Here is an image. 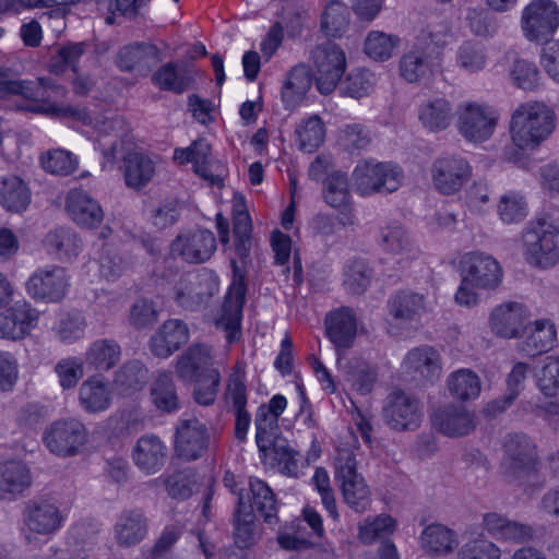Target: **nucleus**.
Listing matches in <instances>:
<instances>
[{
	"instance_id": "obj_53",
	"label": "nucleus",
	"mask_w": 559,
	"mask_h": 559,
	"mask_svg": "<svg viewBox=\"0 0 559 559\" xmlns=\"http://www.w3.org/2000/svg\"><path fill=\"white\" fill-rule=\"evenodd\" d=\"M46 245L60 260H71L79 255L82 241L71 228H57L46 236Z\"/></svg>"
},
{
	"instance_id": "obj_13",
	"label": "nucleus",
	"mask_w": 559,
	"mask_h": 559,
	"mask_svg": "<svg viewBox=\"0 0 559 559\" xmlns=\"http://www.w3.org/2000/svg\"><path fill=\"white\" fill-rule=\"evenodd\" d=\"M382 413L384 423L396 431L415 430L423 419L419 400L401 390L386 396Z\"/></svg>"
},
{
	"instance_id": "obj_6",
	"label": "nucleus",
	"mask_w": 559,
	"mask_h": 559,
	"mask_svg": "<svg viewBox=\"0 0 559 559\" xmlns=\"http://www.w3.org/2000/svg\"><path fill=\"white\" fill-rule=\"evenodd\" d=\"M218 292L217 277L205 270L182 274L173 287V299L187 310L205 308Z\"/></svg>"
},
{
	"instance_id": "obj_61",
	"label": "nucleus",
	"mask_w": 559,
	"mask_h": 559,
	"mask_svg": "<svg viewBox=\"0 0 559 559\" xmlns=\"http://www.w3.org/2000/svg\"><path fill=\"white\" fill-rule=\"evenodd\" d=\"M182 153L190 154V163L193 164L195 174L209 180L212 186H218L222 182V178L218 175H213L209 170L211 145L206 140H195L189 147L185 148Z\"/></svg>"
},
{
	"instance_id": "obj_64",
	"label": "nucleus",
	"mask_w": 559,
	"mask_h": 559,
	"mask_svg": "<svg viewBox=\"0 0 559 559\" xmlns=\"http://www.w3.org/2000/svg\"><path fill=\"white\" fill-rule=\"evenodd\" d=\"M537 386L546 396H554L559 390V359L548 356L535 370Z\"/></svg>"
},
{
	"instance_id": "obj_11",
	"label": "nucleus",
	"mask_w": 559,
	"mask_h": 559,
	"mask_svg": "<svg viewBox=\"0 0 559 559\" xmlns=\"http://www.w3.org/2000/svg\"><path fill=\"white\" fill-rule=\"evenodd\" d=\"M87 441L85 425L74 418L58 419L44 431L43 442L53 454L61 457L76 455Z\"/></svg>"
},
{
	"instance_id": "obj_29",
	"label": "nucleus",
	"mask_w": 559,
	"mask_h": 559,
	"mask_svg": "<svg viewBox=\"0 0 559 559\" xmlns=\"http://www.w3.org/2000/svg\"><path fill=\"white\" fill-rule=\"evenodd\" d=\"M167 459V447L159 437L146 433L140 437L132 450L135 466L146 474L157 473Z\"/></svg>"
},
{
	"instance_id": "obj_20",
	"label": "nucleus",
	"mask_w": 559,
	"mask_h": 559,
	"mask_svg": "<svg viewBox=\"0 0 559 559\" xmlns=\"http://www.w3.org/2000/svg\"><path fill=\"white\" fill-rule=\"evenodd\" d=\"M209 441L207 427L197 418L183 419L177 427L176 451L187 461L201 457L209 447Z\"/></svg>"
},
{
	"instance_id": "obj_30",
	"label": "nucleus",
	"mask_w": 559,
	"mask_h": 559,
	"mask_svg": "<svg viewBox=\"0 0 559 559\" xmlns=\"http://www.w3.org/2000/svg\"><path fill=\"white\" fill-rule=\"evenodd\" d=\"M403 368L415 378L430 382L441 374V360L438 352L429 345H421L411 349L404 360Z\"/></svg>"
},
{
	"instance_id": "obj_50",
	"label": "nucleus",
	"mask_w": 559,
	"mask_h": 559,
	"mask_svg": "<svg viewBox=\"0 0 559 559\" xmlns=\"http://www.w3.org/2000/svg\"><path fill=\"white\" fill-rule=\"evenodd\" d=\"M121 355L118 343L114 340H97L91 344L85 360L88 365L100 371H108L115 367Z\"/></svg>"
},
{
	"instance_id": "obj_46",
	"label": "nucleus",
	"mask_w": 559,
	"mask_h": 559,
	"mask_svg": "<svg viewBox=\"0 0 559 559\" xmlns=\"http://www.w3.org/2000/svg\"><path fill=\"white\" fill-rule=\"evenodd\" d=\"M86 41L73 43L69 41L56 48L50 57L49 70L55 74H62L67 70H72L75 74L79 71L80 59L90 48Z\"/></svg>"
},
{
	"instance_id": "obj_16",
	"label": "nucleus",
	"mask_w": 559,
	"mask_h": 559,
	"mask_svg": "<svg viewBox=\"0 0 559 559\" xmlns=\"http://www.w3.org/2000/svg\"><path fill=\"white\" fill-rule=\"evenodd\" d=\"M170 249L187 263L201 264L216 251V238L211 230L204 228L186 230L173 240Z\"/></svg>"
},
{
	"instance_id": "obj_59",
	"label": "nucleus",
	"mask_w": 559,
	"mask_h": 559,
	"mask_svg": "<svg viewBox=\"0 0 559 559\" xmlns=\"http://www.w3.org/2000/svg\"><path fill=\"white\" fill-rule=\"evenodd\" d=\"M86 319L80 311H70L60 316L53 326L57 337L66 344H72L84 336Z\"/></svg>"
},
{
	"instance_id": "obj_58",
	"label": "nucleus",
	"mask_w": 559,
	"mask_h": 559,
	"mask_svg": "<svg viewBox=\"0 0 559 559\" xmlns=\"http://www.w3.org/2000/svg\"><path fill=\"white\" fill-rule=\"evenodd\" d=\"M324 201L334 209L349 204L350 193L346 174L334 171L323 182Z\"/></svg>"
},
{
	"instance_id": "obj_34",
	"label": "nucleus",
	"mask_w": 559,
	"mask_h": 559,
	"mask_svg": "<svg viewBox=\"0 0 559 559\" xmlns=\"http://www.w3.org/2000/svg\"><path fill=\"white\" fill-rule=\"evenodd\" d=\"M380 246L390 254L399 255L400 262L415 259L419 250L408 231L399 223H391L380 229Z\"/></svg>"
},
{
	"instance_id": "obj_4",
	"label": "nucleus",
	"mask_w": 559,
	"mask_h": 559,
	"mask_svg": "<svg viewBox=\"0 0 559 559\" xmlns=\"http://www.w3.org/2000/svg\"><path fill=\"white\" fill-rule=\"evenodd\" d=\"M504 473L509 481L521 486L533 485L537 478L539 462L536 447L522 433L507 437L504 442Z\"/></svg>"
},
{
	"instance_id": "obj_31",
	"label": "nucleus",
	"mask_w": 559,
	"mask_h": 559,
	"mask_svg": "<svg viewBox=\"0 0 559 559\" xmlns=\"http://www.w3.org/2000/svg\"><path fill=\"white\" fill-rule=\"evenodd\" d=\"M148 531V520L141 510H126L119 515L115 526V539L120 547L140 544Z\"/></svg>"
},
{
	"instance_id": "obj_17",
	"label": "nucleus",
	"mask_w": 559,
	"mask_h": 559,
	"mask_svg": "<svg viewBox=\"0 0 559 559\" xmlns=\"http://www.w3.org/2000/svg\"><path fill=\"white\" fill-rule=\"evenodd\" d=\"M430 420L436 430L450 438L464 437L476 427L475 415L465 405L455 403L435 408Z\"/></svg>"
},
{
	"instance_id": "obj_54",
	"label": "nucleus",
	"mask_w": 559,
	"mask_h": 559,
	"mask_svg": "<svg viewBox=\"0 0 559 559\" xmlns=\"http://www.w3.org/2000/svg\"><path fill=\"white\" fill-rule=\"evenodd\" d=\"M509 76L514 86L526 92L536 91L542 86V73L535 62L515 59L509 68Z\"/></svg>"
},
{
	"instance_id": "obj_62",
	"label": "nucleus",
	"mask_w": 559,
	"mask_h": 559,
	"mask_svg": "<svg viewBox=\"0 0 559 559\" xmlns=\"http://www.w3.org/2000/svg\"><path fill=\"white\" fill-rule=\"evenodd\" d=\"M58 383L63 391L74 389L84 376V362L81 358L70 356L58 360L53 367Z\"/></svg>"
},
{
	"instance_id": "obj_55",
	"label": "nucleus",
	"mask_w": 559,
	"mask_h": 559,
	"mask_svg": "<svg viewBox=\"0 0 559 559\" xmlns=\"http://www.w3.org/2000/svg\"><path fill=\"white\" fill-rule=\"evenodd\" d=\"M447 384L450 394L461 401L475 399L480 392L478 376L468 369L452 372L447 380Z\"/></svg>"
},
{
	"instance_id": "obj_40",
	"label": "nucleus",
	"mask_w": 559,
	"mask_h": 559,
	"mask_svg": "<svg viewBox=\"0 0 559 559\" xmlns=\"http://www.w3.org/2000/svg\"><path fill=\"white\" fill-rule=\"evenodd\" d=\"M374 271L367 259L352 257L343 266V286L355 296L362 295L371 284Z\"/></svg>"
},
{
	"instance_id": "obj_52",
	"label": "nucleus",
	"mask_w": 559,
	"mask_h": 559,
	"mask_svg": "<svg viewBox=\"0 0 559 559\" xmlns=\"http://www.w3.org/2000/svg\"><path fill=\"white\" fill-rule=\"evenodd\" d=\"M260 453L270 459L273 465H276L280 472L287 476H296L298 463L295 457L296 452L289 447L288 441L283 437L271 440L270 448Z\"/></svg>"
},
{
	"instance_id": "obj_63",
	"label": "nucleus",
	"mask_w": 559,
	"mask_h": 559,
	"mask_svg": "<svg viewBox=\"0 0 559 559\" xmlns=\"http://www.w3.org/2000/svg\"><path fill=\"white\" fill-rule=\"evenodd\" d=\"M399 41L400 39L396 36L380 31H372L365 39L364 51L374 60L384 61L391 58Z\"/></svg>"
},
{
	"instance_id": "obj_21",
	"label": "nucleus",
	"mask_w": 559,
	"mask_h": 559,
	"mask_svg": "<svg viewBox=\"0 0 559 559\" xmlns=\"http://www.w3.org/2000/svg\"><path fill=\"white\" fill-rule=\"evenodd\" d=\"M160 61L159 49L151 43H132L121 47L116 56V64L123 72L147 75Z\"/></svg>"
},
{
	"instance_id": "obj_37",
	"label": "nucleus",
	"mask_w": 559,
	"mask_h": 559,
	"mask_svg": "<svg viewBox=\"0 0 559 559\" xmlns=\"http://www.w3.org/2000/svg\"><path fill=\"white\" fill-rule=\"evenodd\" d=\"M453 117L452 105L443 97L428 99L418 108V119L429 132H440L448 129Z\"/></svg>"
},
{
	"instance_id": "obj_32",
	"label": "nucleus",
	"mask_w": 559,
	"mask_h": 559,
	"mask_svg": "<svg viewBox=\"0 0 559 559\" xmlns=\"http://www.w3.org/2000/svg\"><path fill=\"white\" fill-rule=\"evenodd\" d=\"M92 126L98 132V148L108 162H112L116 158L120 138L126 133L124 119L120 116L98 115L94 117Z\"/></svg>"
},
{
	"instance_id": "obj_12",
	"label": "nucleus",
	"mask_w": 559,
	"mask_h": 559,
	"mask_svg": "<svg viewBox=\"0 0 559 559\" xmlns=\"http://www.w3.org/2000/svg\"><path fill=\"white\" fill-rule=\"evenodd\" d=\"M498 118L499 115L492 107L469 102L460 105L456 127L465 140L484 142L492 135Z\"/></svg>"
},
{
	"instance_id": "obj_2",
	"label": "nucleus",
	"mask_w": 559,
	"mask_h": 559,
	"mask_svg": "<svg viewBox=\"0 0 559 559\" xmlns=\"http://www.w3.org/2000/svg\"><path fill=\"white\" fill-rule=\"evenodd\" d=\"M555 129V115L546 105L532 102L521 105L512 115V142L521 150L539 145Z\"/></svg>"
},
{
	"instance_id": "obj_38",
	"label": "nucleus",
	"mask_w": 559,
	"mask_h": 559,
	"mask_svg": "<svg viewBox=\"0 0 559 559\" xmlns=\"http://www.w3.org/2000/svg\"><path fill=\"white\" fill-rule=\"evenodd\" d=\"M453 34L449 21L445 17H435L421 27L416 36L415 45L429 53L441 57L442 49L452 39Z\"/></svg>"
},
{
	"instance_id": "obj_49",
	"label": "nucleus",
	"mask_w": 559,
	"mask_h": 559,
	"mask_svg": "<svg viewBox=\"0 0 559 559\" xmlns=\"http://www.w3.org/2000/svg\"><path fill=\"white\" fill-rule=\"evenodd\" d=\"M254 513L252 508L243 501V496L238 492L237 508L235 512V543L239 548H248L254 544L257 532L254 526Z\"/></svg>"
},
{
	"instance_id": "obj_45",
	"label": "nucleus",
	"mask_w": 559,
	"mask_h": 559,
	"mask_svg": "<svg viewBox=\"0 0 559 559\" xmlns=\"http://www.w3.org/2000/svg\"><path fill=\"white\" fill-rule=\"evenodd\" d=\"M155 168L153 162L142 153H128L123 158V175L126 185L132 189H141L153 178Z\"/></svg>"
},
{
	"instance_id": "obj_51",
	"label": "nucleus",
	"mask_w": 559,
	"mask_h": 559,
	"mask_svg": "<svg viewBox=\"0 0 559 559\" xmlns=\"http://www.w3.org/2000/svg\"><path fill=\"white\" fill-rule=\"evenodd\" d=\"M421 547L428 552L448 554L459 544L456 534L441 524L428 525L420 535Z\"/></svg>"
},
{
	"instance_id": "obj_1",
	"label": "nucleus",
	"mask_w": 559,
	"mask_h": 559,
	"mask_svg": "<svg viewBox=\"0 0 559 559\" xmlns=\"http://www.w3.org/2000/svg\"><path fill=\"white\" fill-rule=\"evenodd\" d=\"M461 264V285L455 294L460 306L474 307L478 302L477 289H496L502 282L503 271L500 263L483 252L465 253Z\"/></svg>"
},
{
	"instance_id": "obj_14",
	"label": "nucleus",
	"mask_w": 559,
	"mask_h": 559,
	"mask_svg": "<svg viewBox=\"0 0 559 559\" xmlns=\"http://www.w3.org/2000/svg\"><path fill=\"white\" fill-rule=\"evenodd\" d=\"M472 167L459 155H442L431 166L433 187L442 194L457 192L469 179Z\"/></svg>"
},
{
	"instance_id": "obj_27",
	"label": "nucleus",
	"mask_w": 559,
	"mask_h": 559,
	"mask_svg": "<svg viewBox=\"0 0 559 559\" xmlns=\"http://www.w3.org/2000/svg\"><path fill=\"white\" fill-rule=\"evenodd\" d=\"M527 319V309L523 304L510 301L497 306L489 319L495 334L504 338L518 337Z\"/></svg>"
},
{
	"instance_id": "obj_56",
	"label": "nucleus",
	"mask_w": 559,
	"mask_h": 559,
	"mask_svg": "<svg viewBox=\"0 0 559 559\" xmlns=\"http://www.w3.org/2000/svg\"><path fill=\"white\" fill-rule=\"evenodd\" d=\"M298 147L311 153L316 151L325 138V129L321 118L317 115L301 121L295 130Z\"/></svg>"
},
{
	"instance_id": "obj_41",
	"label": "nucleus",
	"mask_w": 559,
	"mask_h": 559,
	"mask_svg": "<svg viewBox=\"0 0 559 559\" xmlns=\"http://www.w3.org/2000/svg\"><path fill=\"white\" fill-rule=\"evenodd\" d=\"M31 484V472L23 462L10 461L0 465V497L2 499L22 493Z\"/></svg>"
},
{
	"instance_id": "obj_57",
	"label": "nucleus",
	"mask_w": 559,
	"mask_h": 559,
	"mask_svg": "<svg viewBox=\"0 0 559 559\" xmlns=\"http://www.w3.org/2000/svg\"><path fill=\"white\" fill-rule=\"evenodd\" d=\"M349 11L346 4L340 1L328 3L321 15V29L326 36H341L348 27Z\"/></svg>"
},
{
	"instance_id": "obj_23",
	"label": "nucleus",
	"mask_w": 559,
	"mask_h": 559,
	"mask_svg": "<svg viewBox=\"0 0 559 559\" xmlns=\"http://www.w3.org/2000/svg\"><path fill=\"white\" fill-rule=\"evenodd\" d=\"M287 406L284 395H274L267 404H261L255 413V442L259 451L270 448L271 440L280 437L278 418Z\"/></svg>"
},
{
	"instance_id": "obj_47",
	"label": "nucleus",
	"mask_w": 559,
	"mask_h": 559,
	"mask_svg": "<svg viewBox=\"0 0 559 559\" xmlns=\"http://www.w3.org/2000/svg\"><path fill=\"white\" fill-rule=\"evenodd\" d=\"M312 79L309 69L299 64L294 67L287 74V79L282 88V99L287 109L298 105L306 93L309 91Z\"/></svg>"
},
{
	"instance_id": "obj_25",
	"label": "nucleus",
	"mask_w": 559,
	"mask_h": 559,
	"mask_svg": "<svg viewBox=\"0 0 559 559\" xmlns=\"http://www.w3.org/2000/svg\"><path fill=\"white\" fill-rule=\"evenodd\" d=\"M66 211L83 228H96L104 219V211L95 199L82 189H72L66 198Z\"/></svg>"
},
{
	"instance_id": "obj_44",
	"label": "nucleus",
	"mask_w": 559,
	"mask_h": 559,
	"mask_svg": "<svg viewBox=\"0 0 559 559\" xmlns=\"http://www.w3.org/2000/svg\"><path fill=\"white\" fill-rule=\"evenodd\" d=\"M249 487L252 502L247 503V506L252 508V513L257 511L264 519L265 523L270 525L276 524L278 522L277 506L273 490L265 481L254 477L249 479Z\"/></svg>"
},
{
	"instance_id": "obj_26",
	"label": "nucleus",
	"mask_w": 559,
	"mask_h": 559,
	"mask_svg": "<svg viewBox=\"0 0 559 559\" xmlns=\"http://www.w3.org/2000/svg\"><path fill=\"white\" fill-rule=\"evenodd\" d=\"M188 341V325L182 320L169 319L152 335L150 348L155 356L167 358Z\"/></svg>"
},
{
	"instance_id": "obj_10",
	"label": "nucleus",
	"mask_w": 559,
	"mask_h": 559,
	"mask_svg": "<svg viewBox=\"0 0 559 559\" xmlns=\"http://www.w3.org/2000/svg\"><path fill=\"white\" fill-rule=\"evenodd\" d=\"M233 269V282L226 294L222 314L216 321V326L223 329L229 343L235 342L241 334L242 309L246 301L247 285L246 272L240 269L235 260L230 261Z\"/></svg>"
},
{
	"instance_id": "obj_9",
	"label": "nucleus",
	"mask_w": 559,
	"mask_h": 559,
	"mask_svg": "<svg viewBox=\"0 0 559 559\" xmlns=\"http://www.w3.org/2000/svg\"><path fill=\"white\" fill-rule=\"evenodd\" d=\"M559 26V8L551 0H533L522 11L521 28L530 41L547 43Z\"/></svg>"
},
{
	"instance_id": "obj_39",
	"label": "nucleus",
	"mask_w": 559,
	"mask_h": 559,
	"mask_svg": "<svg viewBox=\"0 0 559 559\" xmlns=\"http://www.w3.org/2000/svg\"><path fill=\"white\" fill-rule=\"evenodd\" d=\"M32 194L27 183L15 175L0 178V205L8 212L21 213L31 203Z\"/></svg>"
},
{
	"instance_id": "obj_18",
	"label": "nucleus",
	"mask_w": 559,
	"mask_h": 559,
	"mask_svg": "<svg viewBox=\"0 0 559 559\" xmlns=\"http://www.w3.org/2000/svg\"><path fill=\"white\" fill-rule=\"evenodd\" d=\"M69 287V278L63 267L52 266L35 272L26 283V289L34 299L48 302L62 300Z\"/></svg>"
},
{
	"instance_id": "obj_24",
	"label": "nucleus",
	"mask_w": 559,
	"mask_h": 559,
	"mask_svg": "<svg viewBox=\"0 0 559 559\" xmlns=\"http://www.w3.org/2000/svg\"><path fill=\"white\" fill-rule=\"evenodd\" d=\"M441 71V58L437 53L414 47L404 53L400 60L401 76L409 83L430 79Z\"/></svg>"
},
{
	"instance_id": "obj_33",
	"label": "nucleus",
	"mask_w": 559,
	"mask_h": 559,
	"mask_svg": "<svg viewBox=\"0 0 559 559\" xmlns=\"http://www.w3.org/2000/svg\"><path fill=\"white\" fill-rule=\"evenodd\" d=\"M207 370H217L211 367V349L206 345L190 346L177 360L176 373L185 382H193L205 377Z\"/></svg>"
},
{
	"instance_id": "obj_22",
	"label": "nucleus",
	"mask_w": 559,
	"mask_h": 559,
	"mask_svg": "<svg viewBox=\"0 0 559 559\" xmlns=\"http://www.w3.org/2000/svg\"><path fill=\"white\" fill-rule=\"evenodd\" d=\"M39 312L26 300H17L0 313V337L21 340L35 326Z\"/></svg>"
},
{
	"instance_id": "obj_43",
	"label": "nucleus",
	"mask_w": 559,
	"mask_h": 559,
	"mask_svg": "<svg viewBox=\"0 0 559 559\" xmlns=\"http://www.w3.org/2000/svg\"><path fill=\"white\" fill-rule=\"evenodd\" d=\"M150 392L153 404L160 412L174 413L180 408V399L171 372L158 371Z\"/></svg>"
},
{
	"instance_id": "obj_36",
	"label": "nucleus",
	"mask_w": 559,
	"mask_h": 559,
	"mask_svg": "<svg viewBox=\"0 0 559 559\" xmlns=\"http://www.w3.org/2000/svg\"><path fill=\"white\" fill-rule=\"evenodd\" d=\"M388 311L397 325L417 321L425 312L424 296L412 292H399L388 300Z\"/></svg>"
},
{
	"instance_id": "obj_5",
	"label": "nucleus",
	"mask_w": 559,
	"mask_h": 559,
	"mask_svg": "<svg viewBox=\"0 0 559 559\" xmlns=\"http://www.w3.org/2000/svg\"><path fill=\"white\" fill-rule=\"evenodd\" d=\"M335 480L340 484L345 503L358 513L370 504V490L364 477L357 472L355 454L340 450L335 457Z\"/></svg>"
},
{
	"instance_id": "obj_28",
	"label": "nucleus",
	"mask_w": 559,
	"mask_h": 559,
	"mask_svg": "<svg viewBox=\"0 0 559 559\" xmlns=\"http://www.w3.org/2000/svg\"><path fill=\"white\" fill-rule=\"evenodd\" d=\"M60 88L51 79L38 78L36 81L14 80L7 70L0 69V97L9 94L21 95L33 102H46L50 91Z\"/></svg>"
},
{
	"instance_id": "obj_7",
	"label": "nucleus",
	"mask_w": 559,
	"mask_h": 559,
	"mask_svg": "<svg viewBox=\"0 0 559 559\" xmlns=\"http://www.w3.org/2000/svg\"><path fill=\"white\" fill-rule=\"evenodd\" d=\"M314 67V83L322 95L331 94L338 85L346 70L344 50L335 43L326 40L311 51Z\"/></svg>"
},
{
	"instance_id": "obj_60",
	"label": "nucleus",
	"mask_w": 559,
	"mask_h": 559,
	"mask_svg": "<svg viewBox=\"0 0 559 559\" xmlns=\"http://www.w3.org/2000/svg\"><path fill=\"white\" fill-rule=\"evenodd\" d=\"M486 62V49L479 43L466 40L456 51V63L465 72H479L485 68Z\"/></svg>"
},
{
	"instance_id": "obj_19",
	"label": "nucleus",
	"mask_w": 559,
	"mask_h": 559,
	"mask_svg": "<svg viewBox=\"0 0 559 559\" xmlns=\"http://www.w3.org/2000/svg\"><path fill=\"white\" fill-rule=\"evenodd\" d=\"M325 334L340 357L354 344L357 334V317L349 307H341L325 316Z\"/></svg>"
},
{
	"instance_id": "obj_35",
	"label": "nucleus",
	"mask_w": 559,
	"mask_h": 559,
	"mask_svg": "<svg viewBox=\"0 0 559 559\" xmlns=\"http://www.w3.org/2000/svg\"><path fill=\"white\" fill-rule=\"evenodd\" d=\"M152 83L162 91L182 94L194 83V75L188 67L169 61L152 74Z\"/></svg>"
},
{
	"instance_id": "obj_8",
	"label": "nucleus",
	"mask_w": 559,
	"mask_h": 559,
	"mask_svg": "<svg viewBox=\"0 0 559 559\" xmlns=\"http://www.w3.org/2000/svg\"><path fill=\"white\" fill-rule=\"evenodd\" d=\"M402 171L392 164L365 162L353 173L356 192L360 195L391 193L399 189Z\"/></svg>"
},
{
	"instance_id": "obj_42",
	"label": "nucleus",
	"mask_w": 559,
	"mask_h": 559,
	"mask_svg": "<svg viewBox=\"0 0 559 559\" xmlns=\"http://www.w3.org/2000/svg\"><path fill=\"white\" fill-rule=\"evenodd\" d=\"M79 403L87 413L106 411L111 404L108 384L98 377H90L79 389Z\"/></svg>"
},
{
	"instance_id": "obj_48",
	"label": "nucleus",
	"mask_w": 559,
	"mask_h": 559,
	"mask_svg": "<svg viewBox=\"0 0 559 559\" xmlns=\"http://www.w3.org/2000/svg\"><path fill=\"white\" fill-rule=\"evenodd\" d=\"M556 341V329L549 321H536L519 350L526 356H536L552 348Z\"/></svg>"
},
{
	"instance_id": "obj_3",
	"label": "nucleus",
	"mask_w": 559,
	"mask_h": 559,
	"mask_svg": "<svg viewBox=\"0 0 559 559\" xmlns=\"http://www.w3.org/2000/svg\"><path fill=\"white\" fill-rule=\"evenodd\" d=\"M523 255L526 262L539 269L559 263V228L540 218L530 222L522 233Z\"/></svg>"
},
{
	"instance_id": "obj_15",
	"label": "nucleus",
	"mask_w": 559,
	"mask_h": 559,
	"mask_svg": "<svg viewBox=\"0 0 559 559\" xmlns=\"http://www.w3.org/2000/svg\"><path fill=\"white\" fill-rule=\"evenodd\" d=\"M66 515L59 506L46 498L32 499L23 510V522L29 533L55 534L63 526Z\"/></svg>"
}]
</instances>
